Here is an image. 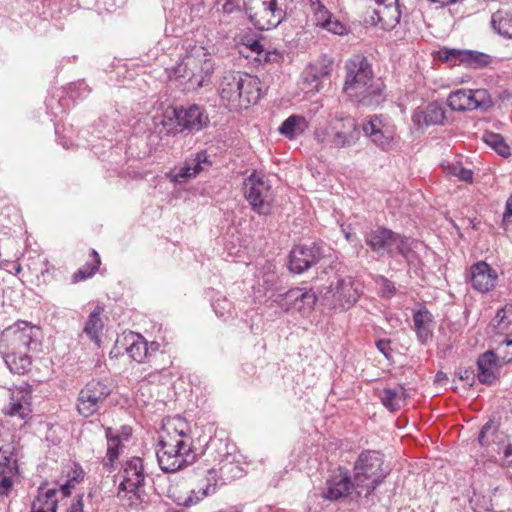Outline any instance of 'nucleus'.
<instances>
[{"mask_svg": "<svg viewBox=\"0 0 512 512\" xmlns=\"http://www.w3.org/2000/svg\"><path fill=\"white\" fill-rule=\"evenodd\" d=\"M374 5H369L365 22L378 26L383 30L393 29L400 21L401 12L396 0L385 3V0H371Z\"/></svg>", "mask_w": 512, "mask_h": 512, "instance_id": "obj_12", "label": "nucleus"}, {"mask_svg": "<svg viewBox=\"0 0 512 512\" xmlns=\"http://www.w3.org/2000/svg\"><path fill=\"white\" fill-rule=\"evenodd\" d=\"M493 30L505 39H512V14L505 10H497L491 16Z\"/></svg>", "mask_w": 512, "mask_h": 512, "instance_id": "obj_30", "label": "nucleus"}, {"mask_svg": "<svg viewBox=\"0 0 512 512\" xmlns=\"http://www.w3.org/2000/svg\"><path fill=\"white\" fill-rule=\"evenodd\" d=\"M105 433L107 438V454L105 466L112 467L114 461L119 457L122 439L120 435L114 433L113 429L110 427L106 428Z\"/></svg>", "mask_w": 512, "mask_h": 512, "instance_id": "obj_37", "label": "nucleus"}, {"mask_svg": "<svg viewBox=\"0 0 512 512\" xmlns=\"http://www.w3.org/2000/svg\"><path fill=\"white\" fill-rule=\"evenodd\" d=\"M472 109H488L493 106V100L488 90L477 89L470 90Z\"/></svg>", "mask_w": 512, "mask_h": 512, "instance_id": "obj_43", "label": "nucleus"}, {"mask_svg": "<svg viewBox=\"0 0 512 512\" xmlns=\"http://www.w3.org/2000/svg\"><path fill=\"white\" fill-rule=\"evenodd\" d=\"M512 325V305H506L497 311L491 321V328L496 334H504Z\"/></svg>", "mask_w": 512, "mask_h": 512, "instance_id": "obj_38", "label": "nucleus"}, {"mask_svg": "<svg viewBox=\"0 0 512 512\" xmlns=\"http://www.w3.org/2000/svg\"><path fill=\"white\" fill-rule=\"evenodd\" d=\"M413 330L416 333L417 340L422 345H427L433 339L434 317L425 307H422L413 313Z\"/></svg>", "mask_w": 512, "mask_h": 512, "instance_id": "obj_25", "label": "nucleus"}, {"mask_svg": "<svg viewBox=\"0 0 512 512\" xmlns=\"http://www.w3.org/2000/svg\"><path fill=\"white\" fill-rule=\"evenodd\" d=\"M5 333L12 337V343L16 348L28 350L33 342L34 327L25 321H19L8 327Z\"/></svg>", "mask_w": 512, "mask_h": 512, "instance_id": "obj_28", "label": "nucleus"}, {"mask_svg": "<svg viewBox=\"0 0 512 512\" xmlns=\"http://www.w3.org/2000/svg\"><path fill=\"white\" fill-rule=\"evenodd\" d=\"M448 381V377L447 375L442 372V371H439L437 372V374L435 375V384H438V385H442L443 383H446Z\"/></svg>", "mask_w": 512, "mask_h": 512, "instance_id": "obj_62", "label": "nucleus"}, {"mask_svg": "<svg viewBox=\"0 0 512 512\" xmlns=\"http://www.w3.org/2000/svg\"><path fill=\"white\" fill-rule=\"evenodd\" d=\"M310 4L314 10L316 24L324 28V24L329 22V20L333 17L332 14L326 9L320 0H310Z\"/></svg>", "mask_w": 512, "mask_h": 512, "instance_id": "obj_47", "label": "nucleus"}, {"mask_svg": "<svg viewBox=\"0 0 512 512\" xmlns=\"http://www.w3.org/2000/svg\"><path fill=\"white\" fill-rule=\"evenodd\" d=\"M324 29L336 35H343L347 31L345 25L333 17L324 24Z\"/></svg>", "mask_w": 512, "mask_h": 512, "instance_id": "obj_52", "label": "nucleus"}, {"mask_svg": "<svg viewBox=\"0 0 512 512\" xmlns=\"http://www.w3.org/2000/svg\"><path fill=\"white\" fill-rule=\"evenodd\" d=\"M390 472L391 469L385 464L383 455L379 451H362L353 466L357 497H369Z\"/></svg>", "mask_w": 512, "mask_h": 512, "instance_id": "obj_4", "label": "nucleus"}, {"mask_svg": "<svg viewBox=\"0 0 512 512\" xmlns=\"http://www.w3.org/2000/svg\"><path fill=\"white\" fill-rule=\"evenodd\" d=\"M500 362L494 351H487L480 355L477 360L478 380L483 384H493L498 377Z\"/></svg>", "mask_w": 512, "mask_h": 512, "instance_id": "obj_26", "label": "nucleus"}, {"mask_svg": "<svg viewBox=\"0 0 512 512\" xmlns=\"http://www.w3.org/2000/svg\"><path fill=\"white\" fill-rule=\"evenodd\" d=\"M246 49H249L252 54H254V59L257 61H264L269 62L271 60V55L273 54L270 51H267L264 49L263 45L257 41L252 40L251 42L247 43Z\"/></svg>", "mask_w": 512, "mask_h": 512, "instance_id": "obj_49", "label": "nucleus"}, {"mask_svg": "<svg viewBox=\"0 0 512 512\" xmlns=\"http://www.w3.org/2000/svg\"><path fill=\"white\" fill-rule=\"evenodd\" d=\"M260 84L257 77L227 71L220 78L218 92L230 110L246 109L260 99Z\"/></svg>", "mask_w": 512, "mask_h": 512, "instance_id": "obj_2", "label": "nucleus"}, {"mask_svg": "<svg viewBox=\"0 0 512 512\" xmlns=\"http://www.w3.org/2000/svg\"><path fill=\"white\" fill-rule=\"evenodd\" d=\"M157 450V460L161 470L175 472L195 461L196 454L192 450V441L187 439H161Z\"/></svg>", "mask_w": 512, "mask_h": 512, "instance_id": "obj_6", "label": "nucleus"}, {"mask_svg": "<svg viewBox=\"0 0 512 512\" xmlns=\"http://www.w3.org/2000/svg\"><path fill=\"white\" fill-rule=\"evenodd\" d=\"M67 512H84L83 496L79 495L70 505Z\"/></svg>", "mask_w": 512, "mask_h": 512, "instance_id": "obj_57", "label": "nucleus"}, {"mask_svg": "<svg viewBox=\"0 0 512 512\" xmlns=\"http://www.w3.org/2000/svg\"><path fill=\"white\" fill-rule=\"evenodd\" d=\"M212 162L206 150H200L188 157L183 165L171 173V181L184 183L211 167Z\"/></svg>", "mask_w": 512, "mask_h": 512, "instance_id": "obj_18", "label": "nucleus"}, {"mask_svg": "<svg viewBox=\"0 0 512 512\" xmlns=\"http://www.w3.org/2000/svg\"><path fill=\"white\" fill-rule=\"evenodd\" d=\"M484 142L493 148L500 156L508 157L510 156V148L505 143L504 138L497 133L486 132L483 135Z\"/></svg>", "mask_w": 512, "mask_h": 512, "instance_id": "obj_42", "label": "nucleus"}, {"mask_svg": "<svg viewBox=\"0 0 512 512\" xmlns=\"http://www.w3.org/2000/svg\"><path fill=\"white\" fill-rule=\"evenodd\" d=\"M329 293L335 307L349 309L362 294L361 284L351 276L338 277L336 282L331 283Z\"/></svg>", "mask_w": 512, "mask_h": 512, "instance_id": "obj_15", "label": "nucleus"}, {"mask_svg": "<svg viewBox=\"0 0 512 512\" xmlns=\"http://www.w3.org/2000/svg\"><path fill=\"white\" fill-rule=\"evenodd\" d=\"M243 190L245 199L255 213L263 216L271 213L274 195L272 187L264 175L253 172L245 179Z\"/></svg>", "mask_w": 512, "mask_h": 512, "instance_id": "obj_9", "label": "nucleus"}, {"mask_svg": "<svg viewBox=\"0 0 512 512\" xmlns=\"http://www.w3.org/2000/svg\"><path fill=\"white\" fill-rule=\"evenodd\" d=\"M218 489V476L216 471L209 470L205 478V484L198 489L190 491L187 497L173 499L178 506L190 508L200 503L204 498L214 495Z\"/></svg>", "mask_w": 512, "mask_h": 512, "instance_id": "obj_20", "label": "nucleus"}, {"mask_svg": "<svg viewBox=\"0 0 512 512\" xmlns=\"http://www.w3.org/2000/svg\"><path fill=\"white\" fill-rule=\"evenodd\" d=\"M330 130L332 136L329 138V142L336 148L352 146L360 137L355 119L349 116L332 121Z\"/></svg>", "mask_w": 512, "mask_h": 512, "instance_id": "obj_17", "label": "nucleus"}, {"mask_svg": "<svg viewBox=\"0 0 512 512\" xmlns=\"http://www.w3.org/2000/svg\"><path fill=\"white\" fill-rule=\"evenodd\" d=\"M444 172L449 176H454L458 180L471 183L473 181V171L463 167L459 161H445L442 163Z\"/></svg>", "mask_w": 512, "mask_h": 512, "instance_id": "obj_39", "label": "nucleus"}, {"mask_svg": "<svg viewBox=\"0 0 512 512\" xmlns=\"http://www.w3.org/2000/svg\"><path fill=\"white\" fill-rule=\"evenodd\" d=\"M328 136H329V132L327 129H316V131L314 133V137H315L316 141L320 144L325 143Z\"/></svg>", "mask_w": 512, "mask_h": 512, "instance_id": "obj_59", "label": "nucleus"}, {"mask_svg": "<svg viewBox=\"0 0 512 512\" xmlns=\"http://www.w3.org/2000/svg\"><path fill=\"white\" fill-rule=\"evenodd\" d=\"M127 342L126 351L128 355L138 363H144L156 353L159 349V345L156 342H148L145 338L137 333H131L125 337Z\"/></svg>", "mask_w": 512, "mask_h": 512, "instance_id": "obj_23", "label": "nucleus"}, {"mask_svg": "<svg viewBox=\"0 0 512 512\" xmlns=\"http://www.w3.org/2000/svg\"><path fill=\"white\" fill-rule=\"evenodd\" d=\"M307 121L303 116L291 115L279 127L280 134L289 139H294L307 128Z\"/></svg>", "mask_w": 512, "mask_h": 512, "instance_id": "obj_32", "label": "nucleus"}, {"mask_svg": "<svg viewBox=\"0 0 512 512\" xmlns=\"http://www.w3.org/2000/svg\"><path fill=\"white\" fill-rule=\"evenodd\" d=\"M447 102L453 111L473 110L469 89H459L450 93Z\"/></svg>", "mask_w": 512, "mask_h": 512, "instance_id": "obj_36", "label": "nucleus"}, {"mask_svg": "<svg viewBox=\"0 0 512 512\" xmlns=\"http://www.w3.org/2000/svg\"><path fill=\"white\" fill-rule=\"evenodd\" d=\"M34 502H41L43 509H45L47 512H56L58 500H50L44 498L43 496H37Z\"/></svg>", "mask_w": 512, "mask_h": 512, "instance_id": "obj_54", "label": "nucleus"}, {"mask_svg": "<svg viewBox=\"0 0 512 512\" xmlns=\"http://www.w3.org/2000/svg\"><path fill=\"white\" fill-rule=\"evenodd\" d=\"M438 57L443 62L452 65H462L470 69H483L488 67L493 59L489 54L468 49L441 48Z\"/></svg>", "mask_w": 512, "mask_h": 512, "instance_id": "obj_11", "label": "nucleus"}, {"mask_svg": "<svg viewBox=\"0 0 512 512\" xmlns=\"http://www.w3.org/2000/svg\"><path fill=\"white\" fill-rule=\"evenodd\" d=\"M4 361L11 372L24 374L30 370L31 358L22 352L7 354Z\"/></svg>", "mask_w": 512, "mask_h": 512, "instance_id": "obj_35", "label": "nucleus"}, {"mask_svg": "<svg viewBox=\"0 0 512 512\" xmlns=\"http://www.w3.org/2000/svg\"><path fill=\"white\" fill-rule=\"evenodd\" d=\"M406 400V390L403 386L385 388L382 392V404L391 412L398 410Z\"/></svg>", "mask_w": 512, "mask_h": 512, "instance_id": "obj_31", "label": "nucleus"}, {"mask_svg": "<svg viewBox=\"0 0 512 512\" xmlns=\"http://www.w3.org/2000/svg\"><path fill=\"white\" fill-rule=\"evenodd\" d=\"M180 121L183 132H199L209 124V117L205 109L199 105L192 104L188 107H179Z\"/></svg>", "mask_w": 512, "mask_h": 512, "instance_id": "obj_22", "label": "nucleus"}, {"mask_svg": "<svg viewBox=\"0 0 512 512\" xmlns=\"http://www.w3.org/2000/svg\"><path fill=\"white\" fill-rule=\"evenodd\" d=\"M510 217H512V195L506 201L503 221H508Z\"/></svg>", "mask_w": 512, "mask_h": 512, "instance_id": "obj_61", "label": "nucleus"}, {"mask_svg": "<svg viewBox=\"0 0 512 512\" xmlns=\"http://www.w3.org/2000/svg\"><path fill=\"white\" fill-rule=\"evenodd\" d=\"M161 125L163 128L160 130V133L165 132L167 135H175L183 132L180 114L177 107L165 110L162 114Z\"/></svg>", "mask_w": 512, "mask_h": 512, "instance_id": "obj_34", "label": "nucleus"}, {"mask_svg": "<svg viewBox=\"0 0 512 512\" xmlns=\"http://www.w3.org/2000/svg\"><path fill=\"white\" fill-rule=\"evenodd\" d=\"M166 429L169 433L171 430L174 431V433L177 436L175 439H187L188 441H191L190 437L187 434V423L179 417L169 420L168 423L166 424Z\"/></svg>", "mask_w": 512, "mask_h": 512, "instance_id": "obj_46", "label": "nucleus"}, {"mask_svg": "<svg viewBox=\"0 0 512 512\" xmlns=\"http://www.w3.org/2000/svg\"><path fill=\"white\" fill-rule=\"evenodd\" d=\"M76 478L69 479L67 482L60 486V491L64 497L69 496L71 493V489L74 487V482Z\"/></svg>", "mask_w": 512, "mask_h": 512, "instance_id": "obj_60", "label": "nucleus"}, {"mask_svg": "<svg viewBox=\"0 0 512 512\" xmlns=\"http://www.w3.org/2000/svg\"><path fill=\"white\" fill-rule=\"evenodd\" d=\"M322 255V247L318 243L297 245L290 252L289 269L293 273L301 274L315 265Z\"/></svg>", "mask_w": 512, "mask_h": 512, "instance_id": "obj_16", "label": "nucleus"}, {"mask_svg": "<svg viewBox=\"0 0 512 512\" xmlns=\"http://www.w3.org/2000/svg\"><path fill=\"white\" fill-rule=\"evenodd\" d=\"M14 469L0 465V496H7L11 491L13 485L11 474Z\"/></svg>", "mask_w": 512, "mask_h": 512, "instance_id": "obj_50", "label": "nucleus"}, {"mask_svg": "<svg viewBox=\"0 0 512 512\" xmlns=\"http://www.w3.org/2000/svg\"><path fill=\"white\" fill-rule=\"evenodd\" d=\"M421 114L423 115L426 125H439L442 124L445 119V110L438 102L428 104Z\"/></svg>", "mask_w": 512, "mask_h": 512, "instance_id": "obj_40", "label": "nucleus"}, {"mask_svg": "<svg viewBox=\"0 0 512 512\" xmlns=\"http://www.w3.org/2000/svg\"><path fill=\"white\" fill-rule=\"evenodd\" d=\"M91 254L94 257V264L91 267L78 269L72 276V281L74 283H77L79 281H83V280H86V279L92 277L98 270L99 265L101 263L100 256L95 250H92Z\"/></svg>", "mask_w": 512, "mask_h": 512, "instance_id": "obj_45", "label": "nucleus"}, {"mask_svg": "<svg viewBox=\"0 0 512 512\" xmlns=\"http://www.w3.org/2000/svg\"><path fill=\"white\" fill-rule=\"evenodd\" d=\"M419 243L409 237L397 234L394 244V256L401 255L407 262L412 263L417 258L415 249Z\"/></svg>", "mask_w": 512, "mask_h": 512, "instance_id": "obj_33", "label": "nucleus"}, {"mask_svg": "<svg viewBox=\"0 0 512 512\" xmlns=\"http://www.w3.org/2000/svg\"><path fill=\"white\" fill-rule=\"evenodd\" d=\"M119 475L121 481L118 485V499L130 507L141 504L146 481L143 460L140 457H132L125 461Z\"/></svg>", "mask_w": 512, "mask_h": 512, "instance_id": "obj_5", "label": "nucleus"}, {"mask_svg": "<svg viewBox=\"0 0 512 512\" xmlns=\"http://www.w3.org/2000/svg\"><path fill=\"white\" fill-rule=\"evenodd\" d=\"M76 86H77V88H78V89H80V90H82V91H84V92H87V93L89 92V90H88V86H87V84H86L84 81H80V82H78V83L76 84Z\"/></svg>", "mask_w": 512, "mask_h": 512, "instance_id": "obj_64", "label": "nucleus"}, {"mask_svg": "<svg viewBox=\"0 0 512 512\" xmlns=\"http://www.w3.org/2000/svg\"><path fill=\"white\" fill-rule=\"evenodd\" d=\"M215 63L209 51L200 45L189 46L181 62L174 68L176 78L182 79L188 90L211 84Z\"/></svg>", "mask_w": 512, "mask_h": 512, "instance_id": "obj_3", "label": "nucleus"}, {"mask_svg": "<svg viewBox=\"0 0 512 512\" xmlns=\"http://www.w3.org/2000/svg\"><path fill=\"white\" fill-rule=\"evenodd\" d=\"M494 353L501 360V363L512 362V333L506 334L498 342Z\"/></svg>", "mask_w": 512, "mask_h": 512, "instance_id": "obj_44", "label": "nucleus"}, {"mask_svg": "<svg viewBox=\"0 0 512 512\" xmlns=\"http://www.w3.org/2000/svg\"><path fill=\"white\" fill-rule=\"evenodd\" d=\"M99 315L100 313L98 310L91 312L84 326V332L89 339L96 344H99L100 342V332L102 329Z\"/></svg>", "mask_w": 512, "mask_h": 512, "instance_id": "obj_41", "label": "nucleus"}, {"mask_svg": "<svg viewBox=\"0 0 512 512\" xmlns=\"http://www.w3.org/2000/svg\"><path fill=\"white\" fill-rule=\"evenodd\" d=\"M294 0H254V6L246 8L250 20L260 30L276 28L292 10Z\"/></svg>", "mask_w": 512, "mask_h": 512, "instance_id": "obj_7", "label": "nucleus"}, {"mask_svg": "<svg viewBox=\"0 0 512 512\" xmlns=\"http://www.w3.org/2000/svg\"><path fill=\"white\" fill-rule=\"evenodd\" d=\"M470 274L472 287L481 293L492 290L498 278L497 272L484 261L473 264L470 268Z\"/></svg>", "mask_w": 512, "mask_h": 512, "instance_id": "obj_21", "label": "nucleus"}, {"mask_svg": "<svg viewBox=\"0 0 512 512\" xmlns=\"http://www.w3.org/2000/svg\"><path fill=\"white\" fill-rule=\"evenodd\" d=\"M220 472L222 476L232 474V477H240L242 470L237 464L225 463L220 467Z\"/></svg>", "mask_w": 512, "mask_h": 512, "instance_id": "obj_53", "label": "nucleus"}, {"mask_svg": "<svg viewBox=\"0 0 512 512\" xmlns=\"http://www.w3.org/2000/svg\"><path fill=\"white\" fill-rule=\"evenodd\" d=\"M113 391L112 383L107 379H92L79 391L76 408L85 417L95 415L105 404Z\"/></svg>", "mask_w": 512, "mask_h": 512, "instance_id": "obj_8", "label": "nucleus"}, {"mask_svg": "<svg viewBox=\"0 0 512 512\" xmlns=\"http://www.w3.org/2000/svg\"><path fill=\"white\" fill-rule=\"evenodd\" d=\"M356 481L351 478L346 468L339 467L333 470L326 479L321 496L329 501H339L354 494L357 497Z\"/></svg>", "mask_w": 512, "mask_h": 512, "instance_id": "obj_10", "label": "nucleus"}, {"mask_svg": "<svg viewBox=\"0 0 512 512\" xmlns=\"http://www.w3.org/2000/svg\"><path fill=\"white\" fill-rule=\"evenodd\" d=\"M343 92L347 97L364 107H376L385 98V84L375 78L372 64L363 54H354L345 62Z\"/></svg>", "mask_w": 512, "mask_h": 512, "instance_id": "obj_1", "label": "nucleus"}, {"mask_svg": "<svg viewBox=\"0 0 512 512\" xmlns=\"http://www.w3.org/2000/svg\"><path fill=\"white\" fill-rule=\"evenodd\" d=\"M380 293L382 297L391 298L396 293L395 285L387 278L381 276L379 278Z\"/></svg>", "mask_w": 512, "mask_h": 512, "instance_id": "obj_51", "label": "nucleus"}, {"mask_svg": "<svg viewBox=\"0 0 512 512\" xmlns=\"http://www.w3.org/2000/svg\"><path fill=\"white\" fill-rule=\"evenodd\" d=\"M398 233L386 228L372 230L365 235V242L379 257H394V244Z\"/></svg>", "mask_w": 512, "mask_h": 512, "instance_id": "obj_19", "label": "nucleus"}, {"mask_svg": "<svg viewBox=\"0 0 512 512\" xmlns=\"http://www.w3.org/2000/svg\"><path fill=\"white\" fill-rule=\"evenodd\" d=\"M376 347L387 359L390 358L392 351L390 340L380 339L376 342Z\"/></svg>", "mask_w": 512, "mask_h": 512, "instance_id": "obj_55", "label": "nucleus"}, {"mask_svg": "<svg viewBox=\"0 0 512 512\" xmlns=\"http://www.w3.org/2000/svg\"><path fill=\"white\" fill-rule=\"evenodd\" d=\"M317 296L312 289L292 288L285 293L274 295L273 302L283 311L295 309L303 314L310 312L316 304Z\"/></svg>", "mask_w": 512, "mask_h": 512, "instance_id": "obj_14", "label": "nucleus"}, {"mask_svg": "<svg viewBox=\"0 0 512 512\" xmlns=\"http://www.w3.org/2000/svg\"><path fill=\"white\" fill-rule=\"evenodd\" d=\"M504 463L512 468V445L510 443L503 446Z\"/></svg>", "mask_w": 512, "mask_h": 512, "instance_id": "obj_58", "label": "nucleus"}, {"mask_svg": "<svg viewBox=\"0 0 512 512\" xmlns=\"http://www.w3.org/2000/svg\"><path fill=\"white\" fill-rule=\"evenodd\" d=\"M59 492L56 488H45L40 487L38 496H43L44 498L50 499V500H57L56 495Z\"/></svg>", "mask_w": 512, "mask_h": 512, "instance_id": "obj_56", "label": "nucleus"}, {"mask_svg": "<svg viewBox=\"0 0 512 512\" xmlns=\"http://www.w3.org/2000/svg\"><path fill=\"white\" fill-rule=\"evenodd\" d=\"M31 512H47L45 509H43V505H41V502H33L31 507Z\"/></svg>", "mask_w": 512, "mask_h": 512, "instance_id": "obj_63", "label": "nucleus"}, {"mask_svg": "<svg viewBox=\"0 0 512 512\" xmlns=\"http://www.w3.org/2000/svg\"><path fill=\"white\" fill-rule=\"evenodd\" d=\"M507 436L504 432L500 431L498 425L490 420L484 424L481 428L478 442L481 446H490L491 444H496L498 446L504 445Z\"/></svg>", "mask_w": 512, "mask_h": 512, "instance_id": "obj_29", "label": "nucleus"}, {"mask_svg": "<svg viewBox=\"0 0 512 512\" xmlns=\"http://www.w3.org/2000/svg\"><path fill=\"white\" fill-rule=\"evenodd\" d=\"M30 395L25 391L13 392L10 402L4 407L3 411L6 415L17 418L23 423L19 424L22 427L28 419L31 418V405Z\"/></svg>", "mask_w": 512, "mask_h": 512, "instance_id": "obj_24", "label": "nucleus"}, {"mask_svg": "<svg viewBox=\"0 0 512 512\" xmlns=\"http://www.w3.org/2000/svg\"><path fill=\"white\" fill-rule=\"evenodd\" d=\"M362 129L370 141L382 150H388L392 146L396 135L395 125L383 115L372 116L363 124Z\"/></svg>", "mask_w": 512, "mask_h": 512, "instance_id": "obj_13", "label": "nucleus"}, {"mask_svg": "<svg viewBox=\"0 0 512 512\" xmlns=\"http://www.w3.org/2000/svg\"><path fill=\"white\" fill-rule=\"evenodd\" d=\"M17 458L14 448L10 445H0V465L7 468H16Z\"/></svg>", "mask_w": 512, "mask_h": 512, "instance_id": "obj_48", "label": "nucleus"}, {"mask_svg": "<svg viewBox=\"0 0 512 512\" xmlns=\"http://www.w3.org/2000/svg\"><path fill=\"white\" fill-rule=\"evenodd\" d=\"M331 72V65L324 62L310 64L303 71V81L308 91H319L323 79Z\"/></svg>", "mask_w": 512, "mask_h": 512, "instance_id": "obj_27", "label": "nucleus"}]
</instances>
